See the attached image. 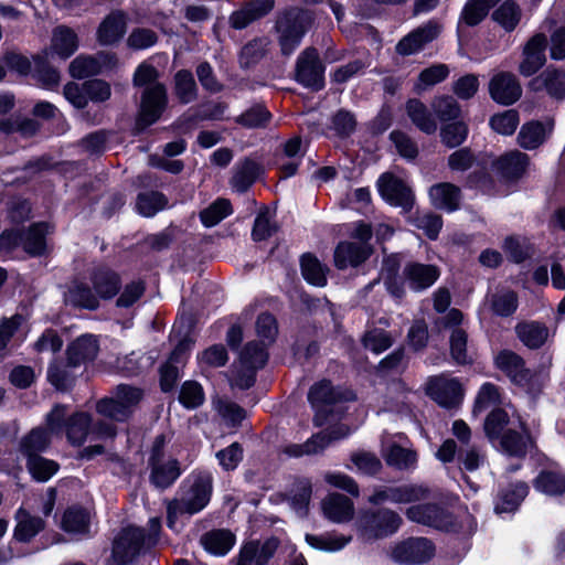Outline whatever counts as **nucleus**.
Wrapping results in <instances>:
<instances>
[{"instance_id":"nucleus-1","label":"nucleus","mask_w":565,"mask_h":565,"mask_svg":"<svg viewBox=\"0 0 565 565\" xmlns=\"http://www.w3.org/2000/svg\"><path fill=\"white\" fill-rule=\"evenodd\" d=\"M161 520L158 516L149 520L146 530L134 525L124 527L114 541L109 565H132L143 550L159 542Z\"/></svg>"},{"instance_id":"nucleus-2","label":"nucleus","mask_w":565,"mask_h":565,"mask_svg":"<svg viewBox=\"0 0 565 565\" xmlns=\"http://www.w3.org/2000/svg\"><path fill=\"white\" fill-rule=\"evenodd\" d=\"M157 78L158 71L147 63H141L134 74V85L145 87L138 119V126L140 127H147L156 122L166 108L167 90Z\"/></svg>"},{"instance_id":"nucleus-3","label":"nucleus","mask_w":565,"mask_h":565,"mask_svg":"<svg viewBox=\"0 0 565 565\" xmlns=\"http://www.w3.org/2000/svg\"><path fill=\"white\" fill-rule=\"evenodd\" d=\"M212 476L207 472H199L188 479V486L182 497L168 503V527L179 531L177 520L180 515L198 513L209 503L212 493Z\"/></svg>"},{"instance_id":"nucleus-4","label":"nucleus","mask_w":565,"mask_h":565,"mask_svg":"<svg viewBox=\"0 0 565 565\" xmlns=\"http://www.w3.org/2000/svg\"><path fill=\"white\" fill-rule=\"evenodd\" d=\"M166 437H156L148 465L150 468L149 480L158 489L171 487L181 475L179 461L164 451Z\"/></svg>"},{"instance_id":"nucleus-5","label":"nucleus","mask_w":565,"mask_h":565,"mask_svg":"<svg viewBox=\"0 0 565 565\" xmlns=\"http://www.w3.org/2000/svg\"><path fill=\"white\" fill-rule=\"evenodd\" d=\"M66 407L55 405L46 415V425L52 434H60L65 428L67 440L81 446L90 434L92 418L87 413H76L65 420Z\"/></svg>"},{"instance_id":"nucleus-6","label":"nucleus","mask_w":565,"mask_h":565,"mask_svg":"<svg viewBox=\"0 0 565 565\" xmlns=\"http://www.w3.org/2000/svg\"><path fill=\"white\" fill-rule=\"evenodd\" d=\"M309 22L310 17L298 10L288 11L277 20L278 43L284 55H291L299 46Z\"/></svg>"},{"instance_id":"nucleus-7","label":"nucleus","mask_w":565,"mask_h":565,"mask_svg":"<svg viewBox=\"0 0 565 565\" xmlns=\"http://www.w3.org/2000/svg\"><path fill=\"white\" fill-rule=\"evenodd\" d=\"M402 524L398 513L390 509L363 512L356 526L364 540H375L394 534Z\"/></svg>"},{"instance_id":"nucleus-8","label":"nucleus","mask_w":565,"mask_h":565,"mask_svg":"<svg viewBox=\"0 0 565 565\" xmlns=\"http://www.w3.org/2000/svg\"><path fill=\"white\" fill-rule=\"evenodd\" d=\"M268 354L258 342H248L239 354V365L231 380L232 386L247 390L255 383V373L262 369Z\"/></svg>"},{"instance_id":"nucleus-9","label":"nucleus","mask_w":565,"mask_h":565,"mask_svg":"<svg viewBox=\"0 0 565 565\" xmlns=\"http://www.w3.org/2000/svg\"><path fill=\"white\" fill-rule=\"evenodd\" d=\"M296 81L305 87L319 90L324 85V65L315 47L305 49L298 56Z\"/></svg>"},{"instance_id":"nucleus-10","label":"nucleus","mask_w":565,"mask_h":565,"mask_svg":"<svg viewBox=\"0 0 565 565\" xmlns=\"http://www.w3.org/2000/svg\"><path fill=\"white\" fill-rule=\"evenodd\" d=\"M434 554L435 546L428 539L409 537L395 544L390 556L396 563L420 564L429 561Z\"/></svg>"},{"instance_id":"nucleus-11","label":"nucleus","mask_w":565,"mask_h":565,"mask_svg":"<svg viewBox=\"0 0 565 565\" xmlns=\"http://www.w3.org/2000/svg\"><path fill=\"white\" fill-rule=\"evenodd\" d=\"M426 393L443 407H454L462 399V387L458 380L439 375L430 377L426 384Z\"/></svg>"},{"instance_id":"nucleus-12","label":"nucleus","mask_w":565,"mask_h":565,"mask_svg":"<svg viewBox=\"0 0 565 565\" xmlns=\"http://www.w3.org/2000/svg\"><path fill=\"white\" fill-rule=\"evenodd\" d=\"M382 198L392 205L409 211L414 204V194L411 188L391 173L381 175L377 182Z\"/></svg>"},{"instance_id":"nucleus-13","label":"nucleus","mask_w":565,"mask_h":565,"mask_svg":"<svg viewBox=\"0 0 565 565\" xmlns=\"http://www.w3.org/2000/svg\"><path fill=\"white\" fill-rule=\"evenodd\" d=\"M498 449L510 457L523 458L534 448V439L523 422L521 427L511 428L494 444Z\"/></svg>"},{"instance_id":"nucleus-14","label":"nucleus","mask_w":565,"mask_h":565,"mask_svg":"<svg viewBox=\"0 0 565 565\" xmlns=\"http://www.w3.org/2000/svg\"><path fill=\"white\" fill-rule=\"evenodd\" d=\"M495 366L516 385L530 386L533 372L525 366L524 360L511 350H502L494 358Z\"/></svg>"},{"instance_id":"nucleus-15","label":"nucleus","mask_w":565,"mask_h":565,"mask_svg":"<svg viewBox=\"0 0 565 565\" xmlns=\"http://www.w3.org/2000/svg\"><path fill=\"white\" fill-rule=\"evenodd\" d=\"M408 520L433 526L439 530H449L454 526L452 515L437 504H417L406 510Z\"/></svg>"},{"instance_id":"nucleus-16","label":"nucleus","mask_w":565,"mask_h":565,"mask_svg":"<svg viewBox=\"0 0 565 565\" xmlns=\"http://www.w3.org/2000/svg\"><path fill=\"white\" fill-rule=\"evenodd\" d=\"M352 429L345 425L340 424L328 433H321L312 436L302 445H291L286 448L289 456L300 457L302 455H315L322 451L331 441L339 440L348 437Z\"/></svg>"},{"instance_id":"nucleus-17","label":"nucleus","mask_w":565,"mask_h":565,"mask_svg":"<svg viewBox=\"0 0 565 565\" xmlns=\"http://www.w3.org/2000/svg\"><path fill=\"white\" fill-rule=\"evenodd\" d=\"M491 98L501 105H512L522 95V87L516 76L510 72H499L489 82Z\"/></svg>"},{"instance_id":"nucleus-18","label":"nucleus","mask_w":565,"mask_h":565,"mask_svg":"<svg viewBox=\"0 0 565 565\" xmlns=\"http://www.w3.org/2000/svg\"><path fill=\"white\" fill-rule=\"evenodd\" d=\"M546 36L542 33L533 35L524 45L522 61L519 65L521 75L529 77L535 74L546 62Z\"/></svg>"},{"instance_id":"nucleus-19","label":"nucleus","mask_w":565,"mask_h":565,"mask_svg":"<svg viewBox=\"0 0 565 565\" xmlns=\"http://www.w3.org/2000/svg\"><path fill=\"white\" fill-rule=\"evenodd\" d=\"M440 276V270L431 264L409 262L403 268V278L408 288L419 292L431 287Z\"/></svg>"},{"instance_id":"nucleus-20","label":"nucleus","mask_w":565,"mask_h":565,"mask_svg":"<svg viewBox=\"0 0 565 565\" xmlns=\"http://www.w3.org/2000/svg\"><path fill=\"white\" fill-rule=\"evenodd\" d=\"M523 420L512 409L511 413L507 408H494L486 417L483 429L488 439L495 444L507 430L521 427Z\"/></svg>"},{"instance_id":"nucleus-21","label":"nucleus","mask_w":565,"mask_h":565,"mask_svg":"<svg viewBox=\"0 0 565 565\" xmlns=\"http://www.w3.org/2000/svg\"><path fill=\"white\" fill-rule=\"evenodd\" d=\"M353 397L351 392L334 388L329 381L316 383L308 393V399L317 412H328L330 406Z\"/></svg>"},{"instance_id":"nucleus-22","label":"nucleus","mask_w":565,"mask_h":565,"mask_svg":"<svg viewBox=\"0 0 565 565\" xmlns=\"http://www.w3.org/2000/svg\"><path fill=\"white\" fill-rule=\"evenodd\" d=\"M372 254V247L365 242H341L334 250V264L339 269L356 267Z\"/></svg>"},{"instance_id":"nucleus-23","label":"nucleus","mask_w":565,"mask_h":565,"mask_svg":"<svg viewBox=\"0 0 565 565\" xmlns=\"http://www.w3.org/2000/svg\"><path fill=\"white\" fill-rule=\"evenodd\" d=\"M439 31L438 24L427 23L404 36L396 44V52L404 56L415 54L427 43L435 40L438 36Z\"/></svg>"},{"instance_id":"nucleus-24","label":"nucleus","mask_w":565,"mask_h":565,"mask_svg":"<svg viewBox=\"0 0 565 565\" xmlns=\"http://www.w3.org/2000/svg\"><path fill=\"white\" fill-rule=\"evenodd\" d=\"M274 8L273 0H254L230 15V24L236 30L246 28L253 21L266 15Z\"/></svg>"},{"instance_id":"nucleus-25","label":"nucleus","mask_w":565,"mask_h":565,"mask_svg":"<svg viewBox=\"0 0 565 565\" xmlns=\"http://www.w3.org/2000/svg\"><path fill=\"white\" fill-rule=\"evenodd\" d=\"M127 30V17L121 11L108 14L97 30V40L103 45H111L122 39Z\"/></svg>"},{"instance_id":"nucleus-26","label":"nucleus","mask_w":565,"mask_h":565,"mask_svg":"<svg viewBox=\"0 0 565 565\" xmlns=\"http://www.w3.org/2000/svg\"><path fill=\"white\" fill-rule=\"evenodd\" d=\"M429 199L431 204L440 210L454 212L459 209L461 200L460 189L449 182L437 183L430 186Z\"/></svg>"},{"instance_id":"nucleus-27","label":"nucleus","mask_w":565,"mask_h":565,"mask_svg":"<svg viewBox=\"0 0 565 565\" xmlns=\"http://www.w3.org/2000/svg\"><path fill=\"white\" fill-rule=\"evenodd\" d=\"M321 507L326 518L337 523L348 522L354 514L353 502L349 498L339 493H331L327 495L322 500Z\"/></svg>"},{"instance_id":"nucleus-28","label":"nucleus","mask_w":565,"mask_h":565,"mask_svg":"<svg viewBox=\"0 0 565 565\" xmlns=\"http://www.w3.org/2000/svg\"><path fill=\"white\" fill-rule=\"evenodd\" d=\"M529 157L518 150L501 156L494 163V170L507 180H515L523 175Z\"/></svg>"},{"instance_id":"nucleus-29","label":"nucleus","mask_w":565,"mask_h":565,"mask_svg":"<svg viewBox=\"0 0 565 565\" xmlns=\"http://www.w3.org/2000/svg\"><path fill=\"white\" fill-rule=\"evenodd\" d=\"M90 281L98 299H110L120 288L119 276L107 267L96 268L90 275Z\"/></svg>"},{"instance_id":"nucleus-30","label":"nucleus","mask_w":565,"mask_h":565,"mask_svg":"<svg viewBox=\"0 0 565 565\" xmlns=\"http://www.w3.org/2000/svg\"><path fill=\"white\" fill-rule=\"evenodd\" d=\"M98 352L97 340L93 335H82L73 341L67 348V359L73 366H79L93 361Z\"/></svg>"},{"instance_id":"nucleus-31","label":"nucleus","mask_w":565,"mask_h":565,"mask_svg":"<svg viewBox=\"0 0 565 565\" xmlns=\"http://www.w3.org/2000/svg\"><path fill=\"white\" fill-rule=\"evenodd\" d=\"M405 110L411 121L422 132L433 135L437 131V121L430 109L419 99H409L405 105Z\"/></svg>"},{"instance_id":"nucleus-32","label":"nucleus","mask_w":565,"mask_h":565,"mask_svg":"<svg viewBox=\"0 0 565 565\" xmlns=\"http://www.w3.org/2000/svg\"><path fill=\"white\" fill-rule=\"evenodd\" d=\"M529 493L525 482H515L503 489L495 501L494 511L505 513L515 511Z\"/></svg>"},{"instance_id":"nucleus-33","label":"nucleus","mask_w":565,"mask_h":565,"mask_svg":"<svg viewBox=\"0 0 565 565\" xmlns=\"http://www.w3.org/2000/svg\"><path fill=\"white\" fill-rule=\"evenodd\" d=\"M515 332L520 341L530 349L541 348L550 335L547 327L537 321L520 322Z\"/></svg>"},{"instance_id":"nucleus-34","label":"nucleus","mask_w":565,"mask_h":565,"mask_svg":"<svg viewBox=\"0 0 565 565\" xmlns=\"http://www.w3.org/2000/svg\"><path fill=\"white\" fill-rule=\"evenodd\" d=\"M382 455L386 463L397 470H412L417 465V452L395 443L384 447Z\"/></svg>"},{"instance_id":"nucleus-35","label":"nucleus","mask_w":565,"mask_h":565,"mask_svg":"<svg viewBox=\"0 0 565 565\" xmlns=\"http://www.w3.org/2000/svg\"><path fill=\"white\" fill-rule=\"evenodd\" d=\"M65 302L73 307L95 310L99 300L92 289L83 282L74 281L64 295Z\"/></svg>"},{"instance_id":"nucleus-36","label":"nucleus","mask_w":565,"mask_h":565,"mask_svg":"<svg viewBox=\"0 0 565 565\" xmlns=\"http://www.w3.org/2000/svg\"><path fill=\"white\" fill-rule=\"evenodd\" d=\"M78 47L76 33L67 26H57L52 34L51 49L62 58H67Z\"/></svg>"},{"instance_id":"nucleus-37","label":"nucleus","mask_w":565,"mask_h":565,"mask_svg":"<svg viewBox=\"0 0 565 565\" xmlns=\"http://www.w3.org/2000/svg\"><path fill=\"white\" fill-rule=\"evenodd\" d=\"M235 536L227 530H214L201 537V544L211 554L223 556L234 546Z\"/></svg>"},{"instance_id":"nucleus-38","label":"nucleus","mask_w":565,"mask_h":565,"mask_svg":"<svg viewBox=\"0 0 565 565\" xmlns=\"http://www.w3.org/2000/svg\"><path fill=\"white\" fill-rule=\"evenodd\" d=\"M51 431L42 427L32 429L25 437L22 438L20 449L21 452L28 457H39L40 452L44 451L51 441Z\"/></svg>"},{"instance_id":"nucleus-39","label":"nucleus","mask_w":565,"mask_h":565,"mask_svg":"<svg viewBox=\"0 0 565 565\" xmlns=\"http://www.w3.org/2000/svg\"><path fill=\"white\" fill-rule=\"evenodd\" d=\"M552 121L547 124V129L541 122H529L522 126L518 135L519 145L524 149H535L543 143V141L546 138L547 131L550 132L552 131Z\"/></svg>"},{"instance_id":"nucleus-40","label":"nucleus","mask_w":565,"mask_h":565,"mask_svg":"<svg viewBox=\"0 0 565 565\" xmlns=\"http://www.w3.org/2000/svg\"><path fill=\"white\" fill-rule=\"evenodd\" d=\"M260 172L262 168L257 162L245 159L235 168L232 186L237 192H245L256 181Z\"/></svg>"},{"instance_id":"nucleus-41","label":"nucleus","mask_w":565,"mask_h":565,"mask_svg":"<svg viewBox=\"0 0 565 565\" xmlns=\"http://www.w3.org/2000/svg\"><path fill=\"white\" fill-rule=\"evenodd\" d=\"M44 527V521L31 515L25 510L20 509L17 512V526L14 529V536L20 542H29Z\"/></svg>"},{"instance_id":"nucleus-42","label":"nucleus","mask_w":565,"mask_h":565,"mask_svg":"<svg viewBox=\"0 0 565 565\" xmlns=\"http://www.w3.org/2000/svg\"><path fill=\"white\" fill-rule=\"evenodd\" d=\"M50 232L46 223H36L21 236V243L26 253L31 255H41L45 250V236Z\"/></svg>"},{"instance_id":"nucleus-43","label":"nucleus","mask_w":565,"mask_h":565,"mask_svg":"<svg viewBox=\"0 0 565 565\" xmlns=\"http://www.w3.org/2000/svg\"><path fill=\"white\" fill-rule=\"evenodd\" d=\"M352 540L351 535L326 533L322 535L307 534L306 542L313 548L324 552H338Z\"/></svg>"},{"instance_id":"nucleus-44","label":"nucleus","mask_w":565,"mask_h":565,"mask_svg":"<svg viewBox=\"0 0 565 565\" xmlns=\"http://www.w3.org/2000/svg\"><path fill=\"white\" fill-rule=\"evenodd\" d=\"M301 273L303 278L313 286L323 287L327 284L328 268L311 254L301 257Z\"/></svg>"},{"instance_id":"nucleus-45","label":"nucleus","mask_w":565,"mask_h":565,"mask_svg":"<svg viewBox=\"0 0 565 565\" xmlns=\"http://www.w3.org/2000/svg\"><path fill=\"white\" fill-rule=\"evenodd\" d=\"M76 367L71 365L68 360L66 362L56 361L49 366L47 379L57 390L65 391L74 382V369Z\"/></svg>"},{"instance_id":"nucleus-46","label":"nucleus","mask_w":565,"mask_h":565,"mask_svg":"<svg viewBox=\"0 0 565 565\" xmlns=\"http://www.w3.org/2000/svg\"><path fill=\"white\" fill-rule=\"evenodd\" d=\"M429 490L420 484L405 483L401 486H393L391 491L392 503H413L427 499Z\"/></svg>"},{"instance_id":"nucleus-47","label":"nucleus","mask_w":565,"mask_h":565,"mask_svg":"<svg viewBox=\"0 0 565 565\" xmlns=\"http://www.w3.org/2000/svg\"><path fill=\"white\" fill-rule=\"evenodd\" d=\"M534 487L547 495H559L565 492V476L556 471H542L536 477Z\"/></svg>"},{"instance_id":"nucleus-48","label":"nucleus","mask_w":565,"mask_h":565,"mask_svg":"<svg viewBox=\"0 0 565 565\" xmlns=\"http://www.w3.org/2000/svg\"><path fill=\"white\" fill-rule=\"evenodd\" d=\"M537 87L544 86L547 93L555 98L565 96V72L546 70L533 81Z\"/></svg>"},{"instance_id":"nucleus-49","label":"nucleus","mask_w":565,"mask_h":565,"mask_svg":"<svg viewBox=\"0 0 565 565\" xmlns=\"http://www.w3.org/2000/svg\"><path fill=\"white\" fill-rule=\"evenodd\" d=\"M32 73L42 86L47 89L54 88L60 83V73L47 63L46 54L33 57Z\"/></svg>"},{"instance_id":"nucleus-50","label":"nucleus","mask_w":565,"mask_h":565,"mask_svg":"<svg viewBox=\"0 0 565 565\" xmlns=\"http://www.w3.org/2000/svg\"><path fill=\"white\" fill-rule=\"evenodd\" d=\"M450 354L458 364L471 362L472 356L468 350V334L462 328H454L450 333Z\"/></svg>"},{"instance_id":"nucleus-51","label":"nucleus","mask_w":565,"mask_h":565,"mask_svg":"<svg viewBox=\"0 0 565 565\" xmlns=\"http://www.w3.org/2000/svg\"><path fill=\"white\" fill-rule=\"evenodd\" d=\"M168 200L162 193L150 191L140 193L137 196L136 209L143 216H153L163 210Z\"/></svg>"},{"instance_id":"nucleus-52","label":"nucleus","mask_w":565,"mask_h":565,"mask_svg":"<svg viewBox=\"0 0 565 565\" xmlns=\"http://www.w3.org/2000/svg\"><path fill=\"white\" fill-rule=\"evenodd\" d=\"M430 107L441 121L455 120L460 116L461 108L458 102L447 95L437 96L433 99Z\"/></svg>"},{"instance_id":"nucleus-53","label":"nucleus","mask_w":565,"mask_h":565,"mask_svg":"<svg viewBox=\"0 0 565 565\" xmlns=\"http://www.w3.org/2000/svg\"><path fill=\"white\" fill-rule=\"evenodd\" d=\"M232 213V206L228 200L217 199L200 213V218L204 226L212 227Z\"/></svg>"},{"instance_id":"nucleus-54","label":"nucleus","mask_w":565,"mask_h":565,"mask_svg":"<svg viewBox=\"0 0 565 565\" xmlns=\"http://www.w3.org/2000/svg\"><path fill=\"white\" fill-rule=\"evenodd\" d=\"M96 411L98 414L116 422H125L132 414L128 406L115 396L100 399L96 404Z\"/></svg>"},{"instance_id":"nucleus-55","label":"nucleus","mask_w":565,"mask_h":565,"mask_svg":"<svg viewBox=\"0 0 565 565\" xmlns=\"http://www.w3.org/2000/svg\"><path fill=\"white\" fill-rule=\"evenodd\" d=\"M249 546L253 550L250 561L254 563V565H266L268 561L274 556L278 547V541L276 539H269L264 543H259L258 541H250L245 543L241 548H247Z\"/></svg>"},{"instance_id":"nucleus-56","label":"nucleus","mask_w":565,"mask_h":565,"mask_svg":"<svg viewBox=\"0 0 565 565\" xmlns=\"http://www.w3.org/2000/svg\"><path fill=\"white\" fill-rule=\"evenodd\" d=\"M175 94L178 98L188 104L196 97V84L191 72L181 70L174 76Z\"/></svg>"},{"instance_id":"nucleus-57","label":"nucleus","mask_w":565,"mask_h":565,"mask_svg":"<svg viewBox=\"0 0 565 565\" xmlns=\"http://www.w3.org/2000/svg\"><path fill=\"white\" fill-rule=\"evenodd\" d=\"M493 19L507 31H512L521 19V10L514 2L505 1L493 12Z\"/></svg>"},{"instance_id":"nucleus-58","label":"nucleus","mask_w":565,"mask_h":565,"mask_svg":"<svg viewBox=\"0 0 565 565\" xmlns=\"http://www.w3.org/2000/svg\"><path fill=\"white\" fill-rule=\"evenodd\" d=\"M26 466L32 477L41 482L47 481L58 470V465L55 461L41 456L31 457V459L28 460Z\"/></svg>"},{"instance_id":"nucleus-59","label":"nucleus","mask_w":565,"mask_h":565,"mask_svg":"<svg viewBox=\"0 0 565 565\" xmlns=\"http://www.w3.org/2000/svg\"><path fill=\"white\" fill-rule=\"evenodd\" d=\"M491 308L500 317L513 315L518 308V296L511 290L494 294L491 297Z\"/></svg>"},{"instance_id":"nucleus-60","label":"nucleus","mask_w":565,"mask_h":565,"mask_svg":"<svg viewBox=\"0 0 565 565\" xmlns=\"http://www.w3.org/2000/svg\"><path fill=\"white\" fill-rule=\"evenodd\" d=\"M62 527L68 533L84 534L88 531V515L82 509H68L63 516Z\"/></svg>"},{"instance_id":"nucleus-61","label":"nucleus","mask_w":565,"mask_h":565,"mask_svg":"<svg viewBox=\"0 0 565 565\" xmlns=\"http://www.w3.org/2000/svg\"><path fill=\"white\" fill-rule=\"evenodd\" d=\"M468 136V127L463 121L447 124L440 129L441 142L448 148L460 146Z\"/></svg>"},{"instance_id":"nucleus-62","label":"nucleus","mask_w":565,"mask_h":565,"mask_svg":"<svg viewBox=\"0 0 565 565\" xmlns=\"http://www.w3.org/2000/svg\"><path fill=\"white\" fill-rule=\"evenodd\" d=\"M268 44L266 39H254L244 45L239 54L241 65L248 67L258 62L266 54Z\"/></svg>"},{"instance_id":"nucleus-63","label":"nucleus","mask_w":565,"mask_h":565,"mask_svg":"<svg viewBox=\"0 0 565 565\" xmlns=\"http://www.w3.org/2000/svg\"><path fill=\"white\" fill-rule=\"evenodd\" d=\"M99 62L93 56L79 55L70 64V74L75 78H85L98 74Z\"/></svg>"},{"instance_id":"nucleus-64","label":"nucleus","mask_w":565,"mask_h":565,"mask_svg":"<svg viewBox=\"0 0 565 565\" xmlns=\"http://www.w3.org/2000/svg\"><path fill=\"white\" fill-rule=\"evenodd\" d=\"M179 401L184 407L190 409L201 406L204 402L202 386L194 381L184 382L179 394Z\"/></svg>"}]
</instances>
